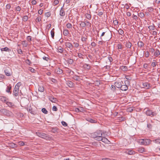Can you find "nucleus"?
Returning <instances> with one entry per match:
<instances>
[{"label": "nucleus", "instance_id": "f257e3e1", "mask_svg": "<svg viewBox=\"0 0 160 160\" xmlns=\"http://www.w3.org/2000/svg\"><path fill=\"white\" fill-rule=\"evenodd\" d=\"M103 134H104V132L101 130H97L95 132L91 134V137L96 140L100 141Z\"/></svg>", "mask_w": 160, "mask_h": 160}, {"label": "nucleus", "instance_id": "f03ea898", "mask_svg": "<svg viewBox=\"0 0 160 160\" xmlns=\"http://www.w3.org/2000/svg\"><path fill=\"white\" fill-rule=\"evenodd\" d=\"M0 112L1 114L7 116L12 117L13 116V113L5 109H1Z\"/></svg>", "mask_w": 160, "mask_h": 160}, {"label": "nucleus", "instance_id": "7ed1b4c3", "mask_svg": "<svg viewBox=\"0 0 160 160\" xmlns=\"http://www.w3.org/2000/svg\"><path fill=\"white\" fill-rule=\"evenodd\" d=\"M36 135L42 138L48 139L50 138V136L47 134L42 132H37Z\"/></svg>", "mask_w": 160, "mask_h": 160}, {"label": "nucleus", "instance_id": "20e7f679", "mask_svg": "<svg viewBox=\"0 0 160 160\" xmlns=\"http://www.w3.org/2000/svg\"><path fill=\"white\" fill-rule=\"evenodd\" d=\"M152 141L149 139H141L140 140L139 142L142 144L145 145L149 144Z\"/></svg>", "mask_w": 160, "mask_h": 160}, {"label": "nucleus", "instance_id": "39448f33", "mask_svg": "<svg viewBox=\"0 0 160 160\" xmlns=\"http://www.w3.org/2000/svg\"><path fill=\"white\" fill-rule=\"evenodd\" d=\"M146 114L148 116H150L152 115L151 117L155 116L157 115V113L155 112H152L150 110H148L146 112Z\"/></svg>", "mask_w": 160, "mask_h": 160}, {"label": "nucleus", "instance_id": "423d86ee", "mask_svg": "<svg viewBox=\"0 0 160 160\" xmlns=\"http://www.w3.org/2000/svg\"><path fill=\"white\" fill-rule=\"evenodd\" d=\"M4 71L7 76H9L12 75L11 70L9 68H5Z\"/></svg>", "mask_w": 160, "mask_h": 160}, {"label": "nucleus", "instance_id": "0eeeda50", "mask_svg": "<svg viewBox=\"0 0 160 160\" xmlns=\"http://www.w3.org/2000/svg\"><path fill=\"white\" fill-rule=\"evenodd\" d=\"M124 83L122 82H116L115 83V86L117 88H121V87L122 86V84H124Z\"/></svg>", "mask_w": 160, "mask_h": 160}, {"label": "nucleus", "instance_id": "6e6552de", "mask_svg": "<svg viewBox=\"0 0 160 160\" xmlns=\"http://www.w3.org/2000/svg\"><path fill=\"white\" fill-rule=\"evenodd\" d=\"M48 98L49 100L52 102L55 103L58 101L57 99L54 98L52 95L49 96Z\"/></svg>", "mask_w": 160, "mask_h": 160}, {"label": "nucleus", "instance_id": "1a4fd4ad", "mask_svg": "<svg viewBox=\"0 0 160 160\" xmlns=\"http://www.w3.org/2000/svg\"><path fill=\"white\" fill-rule=\"evenodd\" d=\"M65 45L66 47L69 48L70 50H72L73 46L70 42H65Z\"/></svg>", "mask_w": 160, "mask_h": 160}, {"label": "nucleus", "instance_id": "9d476101", "mask_svg": "<svg viewBox=\"0 0 160 160\" xmlns=\"http://www.w3.org/2000/svg\"><path fill=\"white\" fill-rule=\"evenodd\" d=\"M125 84H122V86L120 88V89L122 90V91H126L128 90V88L127 85H126V83L125 82L124 83Z\"/></svg>", "mask_w": 160, "mask_h": 160}, {"label": "nucleus", "instance_id": "9b49d317", "mask_svg": "<svg viewBox=\"0 0 160 160\" xmlns=\"http://www.w3.org/2000/svg\"><path fill=\"white\" fill-rule=\"evenodd\" d=\"M19 88L14 87L13 90V95L15 96H17L18 94Z\"/></svg>", "mask_w": 160, "mask_h": 160}, {"label": "nucleus", "instance_id": "f8f14e48", "mask_svg": "<svg viewBox=\"0 0 160 160\" xmlns=\"http://www.w3.org/2000/svg\"><path fill=\"white\" fill-rule=\"evenodd\" d=\"M67 85L70 88H72L74 87V85L73 82L70 81H68L66 82Z\"/></svg>", "mask_w": 160, "mask_h": 160}, {"label": "nucleus", "instance_id": "ddd939ff", "mask_svg": "<svg viewBox=\"0 0 160 160\" xmlns=\"http://www.w3.org/2000/svg\"><path fill=\"white\" fill-rule=\"evenodd\" d=\"M142 85L144 88H146L147 89H148L150 88V84L148 82H144L142 84Z\"/></svg>", "mask_w": 160, "mask_h": 160}, {"label": "nucleus", "instance_id": "4468645a", "mask_svg": "<svg viewBox=\"0 0 160 160\" xmlns=\"http://www.w3.org/2000/svg\"><path fill=\"white\" fill-rule=\"evenodd\" d=\"M126 153L130 155H134L136 153L135 151L132 150H129L126 152Z\"/></svg>", "mask_w": 160, "mask_h": 160}, {"label": "nucleus", "instance_id": "2eb2a0df", "mask_svg": "<svg viewBox=\"0 0 160 160\" xmlns=\"http://www.w3.org/2000/svg\"><path fill=\"white\" fill-rule=\"evenodd\" d=\"M55 72L58 74H61L63 72L62 70L59 68L56 69L55 70Z\"/></svg>", "mask_w": 160, "mask_h": 160}, {"label": "nucleus", "instance_id": "dca6fc26", "mask_svg": "<svg viewBox=\"0 0 160 160\" xmlns=\"http://www.w3.org/2000/svg\"><path fill=\"white\" fill-rule=\"evenodd\" d=\"M100 141H102V142L105 143H107L108 142H109L106 138L103 137L102 136V137L101 139H100Z\"/></svg>", "mask_w": 160, "mask_h": 160}, {"label": "nucleus", "instance_id": "f3484780", "mask_svg": "<svg viewBox=\"0 0 160 160\" xmlns=\"http://www.w3.org/2000/svg\"><path fill=\"white\" fill-rule=\"evenodd\" d=\"M64 4L63 7L61 8V10L60 11V15L61 16H64L65 15V12L62 9V8L64 7Z\"/></svg>", "mask_w": 160, "mask_h": 160}, {"label": "nucleus", "instance_id": "a211bd4d", "mask_svg": "<svg viewBox=\"0 0 160 160\" xmlns=\"http://www.w3.org/2000/svg\"><path fill=\"white\" fill-rule=\"evenodd\" d=\"M11 88L12 87L11 85H9L8 86L6 89V92L10 94H11Z\"/></svg>", "mask_w": 160, "mask_h": 160}, {"label": "nucleus", "instance_id": "6ab92c4d", "mask_svg": "<svg viewBox=\"0 0 160 160\" xmlns=\"http://www.w3.org/2000/svg\"><path fill=\"white\" fill-rule=\"evenodd\" d=\"M137 44L138 47H140V48H142L144 46V44L143 42H142L140 41L138 42Z\"/></svg>", "mask_w": 160, "mask_h": 160}, {"label": "nucleus", "instance_id": "aec40b11", "mask_svg": "<svg viewBox=\"0 0 160 160\" xmlns=\"http://www.w3.org/2000/svg\"><path fill=\"white\" fill-rule=\"evenodd\" d=\"M145 117L142 115H141L140 117L138 118V120L139 122H142L145 121Z\"/></svg>", "mask_w": 160, "mask_h": 160}, {"label": "nucleus", "instance_id": "412c9836", "mask_svg": "<svg viewBox=\"0 0 160 160\" xmlns=\"http://www.w3.org/2000/svg\"><path fill=\"white\" fill-rule=\"evenodd\" d=\"M125 46L128 48H131L132 46V44L130 42L128 41L125 44Z\"/></svg>", "mask_w": 160, "mask_h": 160}, {"label": "nucleus", "instance_id": "4be33fe9", "mask_svg": "<svg viewBox=\"0 0 160 160\" xmlns=\"http://www.w3.org/2000/svg\"><path fill=\"white\" fill-rule=\"evenodd\" d=\"M81 23L79 24V25L81 27L83 28L87 26V25L85 22L83 21L80 22Z\"/></svg>", "mask_w": 160, "mask_h": 160}, {"label": "nucleus", "instance_id": "5701e85b", "mask_svg": "<svg viewBox=\"0 0 160 160\" xmlns=\"http://www.w3.org/2000/svg\"><path fill=\"white\" fill-rule=\"evenodd\" d=\"M7 98L6 97L3 96L0 97V100L3 102L6 103V102H7Z\"/></svg>", "mask_w": 160, "mask_h": 160}, {"label": "nucleus", "instance_id": "b1692460", "mask_svg": "<svg viewBox=\"0 0 160 160\" xmlns=\"http://www.w3.org/2000/svg\"><path fill=\"white\" fill-rule=\"evenodd\" d=\"M145 148L142 147L139 148L138 149V151L140 153H143L145 152Z\"/></svg>", "mask_w": 160, "mask_h": 160}, {"label": "nucleus", "instance_id": "393cba45", "mask_svg": "<svg viewBox=\"0 0 160 160\" xmlns=\"http://www.w3.org/2000/svg\"><path fill=\"white\" fill-rule=\"evenodd\" d=\"M118 31L119 34L123 36H124V31L121 28H120Z\"/></svg>", "mask_w": 160, "mask_h": 160}, {"label": "nucleus", "instance_id": "a878e982", "mask_svg": "<svg viewBox=\"0 0 160 160\" xmlns=\"http://www.w3.org/2000/svg\"><path fill=\"white\" fill-rule=\"evenodd\" d=\"M38 91L41 92H43L44 91V88L43 86H38Z\"/></svg>", "mask_w": 160, "mask_h": 160}, {"label": "nucleus", "instance_id": "bb28decb", "mask_svg": "<svg viewBox=\"0 0 160 160\" xmlns=\"http://www.w3.org/2000/svg\"><path fill=\"white\" fill-rule=\"evenodd\" d=\"M160 54V52L158 49H157L155 52L154 53V55L158 57Z\"/></svg>", "mask_w": 160, "mask_h": 160}, {"label": "nucleus", "instance_id": "cd10ccee", "mask_svg": "<svg viewBox=\"0 0 160 160\" xmlns=\"http://www.w3.org/2000/svg\"><path fill=\"white\" fill-rule=\"evenodd\" d=\"M1 50L2 51H5L6 52H8L9 51H10V50L7 47H5L4 48H1Z\"/></svg>", "mask_w": 160, "mask_h": 160}, {"label": "nucleus", "instance_id": "c85d7f7f", "mask_svg": "<svg viewBox=\"0 0 160 160\" xmlns=\"http://www.w3.org/2000/svg\"><path fill=\"white\" fill-rule=\"evenodd\" d=\"M72 78L74 80L77 81H79L80 80V78L77 76L76 75L74 76Z\"/></svg>", "mask_w": 160, "mask_h": 160}, {"label": "nucleus", "instance_id": "c756f323", "mask_svg": "<svg viewBox=\"0 0 160 160\" xmlns=\"http://www.w3.org/2000/svg\"><path fill=\"white\" fill-rule=\"evenodd\" d=\"M120 68L123 71H126L128 70V68L126 66H122L120 67Z\"/></svg>", "mask_w": 160, "mask_h": 160}, {"label": "nucleus", "instance_id": "7c9ffc66", "mask_svg": "<svg viewBox=\"0 0 160 160\" xmlns=\"http://www.w3.org/2000/svg\"><path fill=\"white\" fill-rule=\"evenodd\" d=\"M83 67L84 68L87 69H89L91 68L90 66L87 64H85L83 65Z\"/></svg>", "mask_w": 160, "mask_h": 160}, {"label": "nucleus", "instance_id": "2f4dec72", "mask_svg": "<svg viewBox=\"0 0 160 160\" xmlns=\"http://www.w3.org/2000/svg\"><path fill=\"white\" fill-rule=\"evenodd\" d=\"M148 28L150 30H153L155 29V26L153 24L152 25H150L148 27Z\"/></svg>", "mask_w": 160, "mask_h": 160}, {"label": "nucleus", "instance_id": "473e14b6", "mask_svg": "<svg viewBox=\"0 0 160 160\" xmlns=\"http://www.w3.org/2000/svg\"><path fill=\"white\" fill-rule=\"evenodd\" d=\"M6 103L9 107H12L14 105L11 102L7 101Z\"/></svg>", "mask_w": 160, "mask_h": 160}, {"label": "nucleus", "instance_id": "72a5a7b5", "mask_svg": "<svg viewBox=\"0 0 160 160\" xmlns=\"http://www.w3.org/2000/svg\"><path fill=\"white\" fill-rule=\"evenodd\" d=\"M67 62L70 64H72L73 62V60L72 59H68L67 61Z\"/></svg>", "mask_w": 160, "mask_h": 160}, {"label": "nucleus", "instance_id": "f704fd0d", "mask_svg": "<svg viewBox=\"0 0 160 160\" xmlns=\"http://www.w3.org/2000/svg\"><path fill=\"white\" fill-rule=\"evenodd\" d=\"M85 17L87 18L89 20L91 19V15L88 13H87L86 14Z\"/></svg>", "mask_w": 160, "mask_h": 160}, {"label": "nucleus", "instance_id": "c9c22d12", "mask_svg": "<svg viewBox=\"0 0 160 160\" xmlns=\"http://www.w3.org/2000/svg\"><path fill=\"white\" fill-rule=\"evenodd\" d=\"M69 33L68 31V30H64L63 31V34L64 35L67 36Z\"/></svg>", "mask_w": 160, "mask_h": 160}, {"label": "nucleus", "instance_id": "e433bc0d", "mask_svg": "<svg viewBox=\"0 0 160 160\" xmlns=\"http://www.w3.org/2000/svg\"><path fill=\"white\" fill-rule=\"evenodd\" d=\"M152 141L157 143H160V139H156L153 140Z\"/></svg>", "mask_w": 160, "mask_h": 160}, {"label": "nucleus", "instance_id": "4c0bfd02", "mask_svg": "<svg viewBox=\"0 0 160 160\" xmlns=\"http://www.w3.org/2000/svg\"><path fill=\"white\" fill-rule=\"evenodd\" d=\"M58 129L57 128H52V132H53L55 133L57 132Z\"/></svg>", "mask_w": 160, "mask_h": 160}, {"label": "nucleus", "instance_id": "58836bf2", "mask_svg": "<svg viewBox=\"0 0 160 160\" xmlns=\"http://www.w3.org/2000/svg\"><path fill=\"white\" fill-rule=\"evenodd\" d=\"M22 19L24 21H26L28 19V17L27 16H24L23 17Z\"/></svg>", "mask_w": 160, "mask_h": 160}, {"label": "nucleus", "instance_id": "ea45409f", "mask_svg": "<svg viewBox=\"0 0 160 160\" xmlns=\"http://www.w3.org/2000/svg\"><path fill=\"white\" fill-rule=\"evenodd\" d=\"M42 112L45 114H47L48 112V111L45 108H42Z\"/></svg>", "mask_w": 160, "mask_h": 160}, {"label": "nucleus", "instance_id": "a19ab883", "mask_svg": "<svg viewBox=\"0 0 160 160\" xmlns=\"http://www.w3.org/2000/svg\"><path fill=\"white\" fill-rule=\"evenodd\" d=\"M21 85V82H19L16 85L15 87L19 88V87Z\"/></svg>", "mask_w": 160, "mask_h": 160}, {"label": "nucleus", "instance_id": "79ce46f5", "mask_svg": "<svg viewBox=\"0 0 160 160\" xmlns=\"http://www.w3.org/2000/svg\"><path fill=\"white\" fill-rule=\"evenodd\" d=\"M67 27L68 28H72V25L71 23H68L67 24Z\"/></svg>", "mask_w": 160, "mask_h": 160}, {"label": "nucleus", "instance_id": "37998d69", "mask_svg": "<svg viewBox=\"0 0 160 160\" xmlns=\"http://www.w3.org/2000/svg\"><path fill=\"white\" fill-rule=\"evenodd\" d=\"M60 48H58V52L60 53H62L63 52V49L61 47H60Z\"/></svg>", "mask_w": 160, "mask_h": 160}, {"label": "nucleus", "instance_id": "c03bdc74", "mask_svg": "<svg viewBox=\"0 0 160 160\" xmlns=\"http://www.w3.org/2000/svg\"><path fill=\"white\" fill-rule=\"evenodd\" d=\"M144 55H145V57L146 58L148 57L149 55V52L148 51L146 52L145 53Z\"/></svg>", "mask_w": 160, "mask_h": 160}, {"label": "nucleus", "instance_id": "a18cd8bd", "mask_svg": "<svg viewBox=\"0 0 160 160\" xmlns=\"http://www.w3.org/2000/svg\"><path fill=\"white\" fill-rule=\"evenodd\" d=\"M84 22H85L87 26H89L90 27H91V23L88 21L86 20Z\"/></svg>", "mask_w": 160, "mask_h": 160}, {"label": "nucleus", "instance_id": "49530a36", "mask_svg": "<svg viewBox=\"0 0 160 160\" xmlns=\"http://www.w3.org/2000/svg\"><path fill=\"white\" fill-rule=\"evenodd\" d=\"M59 1L58 0H55L53 2V5L54 6H55V5H57L59 3Z\"/></svg>", "mask_w": 160, "mask_h": 160}, {"label": "nucleus", "instance_id": "de8ad7c7", "mask_svg": "<svg viewBox=\"0 0 160 160\" xmlns=\"http://www.w3.org/2000/svg\"><path fill=\"white\" fill-rule=\"evenodd\" d=\"M88 121L91 123H95L96 122V121L95 120L92 119H89Z\"/></svg>", "mask_w": 160, "mask_h": 160}, {"label": "nucleus", "instance_id": "09e8293b", "mask_svg": "<svg viewBox=\"0 0 160 160\" xmlns=\"http://www.w3.org/2000/svg\"><path fill=\"white\" fill-rule=\"evenodd\" d=\"M51 13L50 12H47L46 13H45V16L47 17H49L51 15Z\"/></svg>", "mask_w": 160, "mask_h": 160}, {"label": "nucleus", "instance_id": "8fccbe9b", "mask_svg": "<svg viewBox=\"0 0 160 160\" xmlns=\"http://www.w3.org/2000/svg\"><path fill=\"white\" fill-rule=\"evenodd\" d=\"M87 39V38L82 36L81 38V40L82 42H86Z\"/></svg>", "mask_w": 160, "mask_h": 160}, {"label": "nucleus", "instance_id": "3c124183", "mask_svg": "<svg viewBox=\"0 0 160 160\" xmlns=\"http://www.w3.org/2000/svg\"><path fill=\"white\" fill-rule=\"evenodd\" d=\"M51 34L52 37V38H54V31L52 30L51 31Z\"/></svg>", "mask_w": 160, "mask_h": 160}, {"label": "nucleus", "instance_id": "603ef678", "mask_svg": "<svg viewBox=\"0 0 160 160\" xmlns=\"http://www.w3.org/2000/svg\"><path fill=\"white\" fill-rule=\"evenodd\" d=\"M61 123L62 124V125L65 127L67 126L68 125V124L67 123L64 121H62L61 122Z\"/></svg>", "mask_w": 160, "mask_h": 160}, {"label": "nucleus", "instance_id": "864d4df0", "mask_svg": "<svg viewBox=\"0 0 160 160\" xmlns=\"http://www.w3.org/2000/svg\"><path fill=\"white\" fill-rule=\"evenodd\" d=\"M15 9L17 11H20L21 10V8L20 7L18 6L16 7Z\"/></svg>", "mask_w": 160, "mask_h": 160}, {"label": "nucleus", "instance_id": "5fc2aeb1", "mask_svg": "<svg viewBox=\"0 0 160 160\" xmlns=\"http://www.w3.org/2000/svg\"><path fill=\"white\" fill-rule=\"evenodd\" d=\"M118 48L119 49H122V46L121 44H118L117 46Z\"/></svg>", "mask_w": 160, "mask_h": 160}, {"label": "nucleus", "instance_id": "6e6d98bb", "mask_svg": "<svg viewBox=\"0 0 160 160\" xmlns=\"http://www.w3.org/2000/svg\"><path fill=\"white\" fill-rule=\"evenodd\" d=\"M26 62L29 65H30L32 62H31L30 60L28 59H27L26 60Z\"/></svg>", "mask_w": 160, "mask_h": 160}, {"label": "nucleus", "instance_id": "4d7b16f0", "mask_svg": "<svg viewBox=\"0 0 160 160\" xmlns=\"http://www.w3.org/2000/svg\"><path fill=\"white\" fill-rule=\"evenodd\" d=\"M83 55L81 53H78V56L80 58H83L82 56Z\"/></svg>", "mask_w": 160, "mask_h": 160}, {"label": "nucleus", "instance_id": "13d9d810", "mask_svg": "<svg viewBox=\"0 0 160 160\" xmlns=\"http://www.w3.org/2000/svg\"><path fill=\"white\" fill-rule=\"evenodd\" d=\"M11 8V5L10 4H7L6 6V8L7 9H9Z\"/></svg>", "mask_w": 160, "mask_h": 160}, {"label": "nucleus", "instance_id": "bf43d9fd", "mask_svg": "<svg viewBox=\"0 0 160 160\" xmlns=\"http://www.w3.org/2000/svg\"><path fill=\"white\" fill-rule=\"evenodd\" d=\"M52 110L53 111H56L58 110V109L56 106H54L52 107Z\"/></svg>", "mask_w": 160, "mask_h": 160}, {"label": "nucleus", "instance_id": "052dcab7", "mask_svg": "<svg viewBox=\"0 0 160 160\" xmlns=\"http://www.w3.org/2000/svg\"><path fill=\"white\" fill-rule=\"evenodd\" d=\"M43 59L47 61H49V58H48V57H43Z\"/></svg>", "mask_w": 160, "mask_h": 160}, {"label": "nucleus", "instance_id": "680f3d73", "mask_svg": "<svg viewBox=\"0 0 160 160\" xmlns=\"http://www.w3.org/2000/svg\"><path fill=\"white\" fill-rule=\"evenodd\" d=\"M22 44L24 45L25 47H26L27 46L28 44L26 42V41H24L23 42Z\"/></svg>", "mask_w": 160, "mask_h": 160}, {"label": "nucleus", "instance_id": "e2e57ef3", "mask_svg": "<svg viewBox=\"0 0 160 160\" xmlns=\"http://www.w3.org/2000/svg\"><path fill=\"white\" fill-rule=\"evenodd\" d=\"M27 39L28 41L30 42L32 40L31 37L30 36H28L27 37Z\"/></svg>", "mask_w": 160, "mask_h": 160}, {"label": "nucleus", "instance_id": "0e129e2a", "mask_svg": "<svg viewBox=\"0 0 160 160\" xmlns=\"http://www.w3.org/2000/svg\"><path fill=\"white\" fill-rule=\"evenodd\" d=\"M148 11L150 12H152L153 10V8L152 7H149L148 8Z\"/></svg>", "mask_w": 160, "mask_h": 160}, {"label": "nucleus", "instance_id": "69168bd1", "mask_svg": "<svg viewBox=\"0 0 160 160\" xmlns=\"http://www.w3.org/2000/svg\"><path fill=\"white\" fill-rule=\"evenodd\" d=\"M79 109H80V112H83L85 111L84 109L82 107H80Z\"/></svg>", "mask_w": 160, "mask_h": 160}, {"label": "nucleus", "instance_id": "338daca9", "mask_svg": "<svg viewBox=\"0 0 160 160\" xmlns=\"http://www.w3.org/2000/svg\"><path fill=\"white\" fill-rule=\"evenodd\" d=\"M19 144L21 146H24V142L21 141L19 142Z\"/></svg>", "mask_w": 160, "mask_h": 160}, {"label": "nucleus", "instance_id": "774afa93", "mask_svg": "<svg viewBox=\"0 0 160 160\" xmlns=\"http://www.w3.org/2000/svg\"><path fill=\"white\" fill-rule=\"evenodd\" d=\"M42 12H43V10L41 9L39 10L38 11V13L39 14H40V15H41V14H42Z\"/></svg>", "mask_w": 160, "mask_h": 160}]
</instances>
